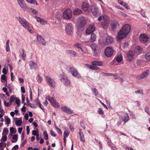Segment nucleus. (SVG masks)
<instances>
[{"label":"nucleus","instance_id":"1","mask_svg":"<svg viewBox=\"0 0 150 150\" xmlns=\"http://www.w3.org/2000/svg\"><path fill=\"white\" fill-rule=\"evenodd\" d=\"M18 21L23 27L27 29L30 33H32V30L30 29L29 24L26 20L24 18L19 17V18L18 19Z\"/></svg>","mask_w":150,"mask_h":150},{"label":"nucleus","instance_id":"2","mask_svg":"<svg viewBox=\"0 0 150 150\" xmlns=\"http://www.w3.org/2000/svg\"><path fill=\"white\" fill-rule=\"evenodd\" d=\"M65 31L68 35H71L73 33V28L72 24L69 23L67 25L65 28Z\"/></svg>","mask_w":150,"mask_h":150},{"label":"nucleus","instance_id":"3","mask_svg":"<svg viewBox=\"0 0 150 150\" xmlns=\"http://www.w3.org/2000/svg\"><path fill=\"white\" fill-rule=\"evenodd\" d=\"M90 9L94 16H98L101 14L99 11L98 7L96 5H91V6Z\"/></svg>","mask_w":150,"mask_h":150},{"label":"nucleus","instance_id":"4","mask_svg":"<svg viewBox=\"0 0 150 150\" xmlns=\"http://www.w3.org/2000/svg\"><path fill=\"white\" fill-rule=\"evenodd\" d=\"M72 16V12L69 9H67L63 13V17L64 18L70 19L71 18Z\"/></svg>","mask_w":150,"mask_h":150},{"label":"nucleus","instance_id":"5","mask_svg":"<svg viewBox=\"0 0 150 150\" xmlns=\"http://www.w3.org/2000/svg\"><path fill=\"white\" fill-rule=\"evenodd\" d=\"M45 78L46 81L50 86L53 88L55 86V82L53 79L48 76H46Z\"/></svg>","mask_w":150,"mask_h":150},{"label":"nucleus","instance_id":"6","mask_svg":"<svg viewBox=\"0 0 150 150\" xmlns=\"http://www.w3.org/2000/svg\"><path fill=\"white\" fill-rule=\"evenodd\" d=\"M105 55L107 57H111L113 54V49L110 47H107L104 51Z\"/></svg>","mask_w":150,"mask_h":150},{"label":"nucleus","instance_id":"7","mask_svg":"<svg viewBox=\"0 0 150 150\" xmlns=\"http://www.w3.org/2000/svg\"><path fill=\"white\" fill-rule=\"evenodd\" d=\"M127 35V33H124L120 30L118 33V34L117 36V40L118 41H120L125 38Z\"/></svg>","mask_w":150,"mask_h":150},{"label":"nucleus","instance_id":"8","mask_svg":"<svg viewBox=\"0 0 150 150\" xmlns=\"http://www.w3.org/2000/svg\"><path fill=\"white\" fill-rule=\"evenodd\" d=\"M59 77H61V81L64 83L65 85L68 86L69 85L70 81L68 79L66 76L63 75H60Z\"/></svg>","mask_w":150,"mask_h":150},{"label":"nucleus","instance_id":"9","mask_svg":"<svg viewBox=\"0 0 150 150\" xmlns=\"http://www.w3.org/2000/svg\"><path fill=\"white\" fill-rule=\"evenodd\" d=\"M111 28L112 30L115 31L119 28L120 24L118 22L116 21H113L110 23Z\"/></svg>","mask_w":150,"mask_h":150},{"label":"nucleus","instance_id":"10","mask_svg":"<svg viewBox=\"0 0 150 150\" xmlns=\"http://www.w3.org/2000/svg\"><path fill=\"white\" fill-rule=\"evenodd\" d=\"M149 74V71L146 70L144 71L142 74L138 76L137 77V80H140L142 79L146 78L148 76Z\"/></svg>","mask_w":150,"mask_h":150},{"label":"nucleus","instance_id":"11","mask_svg":"<svg viewBox=\"0 0 150 150\" xmlns=\"http://www.w3.org/2000/svg\"><path fill=\"white\" fill-rule=\"evenodd\" d=\"M96 29L94 24H92L89 25L87 28L86 33L87 34H90L93 32Z\"/></svg>","mask_w":150,"mask_h":150},{"label":"nucleus","instance_id":"12","mask_svg":"<svg viewBox=\"0 0 150 150\" xmlns=\"http://www.w3.org/2000/svg\"><path fill=\"white\" fill-rule=\"evenodd\" d=\"M148 39L149 37L148 36L144 33L140 35L139 40L141 43H146L148 40Z\"/></svg>","mask_w":150,"mask_h":150},{"label":"nucleus","instance_id":"13","mask_svg":"<svg viewBox=\"0 0 150 150\" xmlns=\"http://www.w3.org/2000/svg\"><path fill=\"white\" fill-rule=\"evenodd\" d=\"M135 53L132 51H128L127 54V60L129 62L131 61L134 58Z\"/></svg>","mask_w":150,"mask_h":150},{"label":"nucleus","instance_id":"14","mask_svg":"<svg viewBox=\"0 0 150 150\" xmlns=\"http://www.w3.org/2000/svg\"><path fill=\"white\" fill-rule=\"evenodd\" d=\"M17 1L18 4L23 10L24 11H27L28 7L24 0H17Z\"/></svg>","mask_w":150,"mask_h":150},{"label":"nucleus","instance_id":"15","mask_svg":"<svg viewBox=\"0 0 150 150\" xmlns=\"http://www.w3.org/2000/svg\"><path fill=\"white\" fill-rule=\"evenodd\" d=\"M109 21L110 19L108 17L104 18V20L101 23V25L103 28H106L108 27L110 23Z\"/></svg>","mask_w":150,"mask_h":150},{"label":"nucleus","instance_id":"16","mask_svg":"<svg viewBox=\"0 0 150 150\" xmlns=\"http://www.w3.org/2000/svg\"><path fill=\"white\" fill-rule=\"evenodd\" d=\"M131 28L130 26L128 24H126L121 29L122 32L125 33H127V35L129 33Z\"/></svg>","mask_w":150,"mask_h":150},{"label":"nucleus","instance_id":"17","mask_svg":"<svg viewBox=\"0 0 150 150\" xmlns=\"http://www.w3.org/2000/svg\"><path fill=\"white\" fill-rule=\"evenodd\" d=\"M46 99L50 102L51 104L53 107L55 108H58L59 107V105L58 103L53 99V98H51L50 97H46Z\"/></svg>","mask_w":150,"mask_h":150},{"label":"nucleus","instance_id":"18","mask_svg":"<svg viewBox=\"0 0 150 150\" xmlns=\"http://www.w3.org/2000/svg\"><path fill=\"white\" fill-rule=\"evenodd\" d=\"M61 109H62L63 111L67 114H71L73 113V112L70 108L67 107L65 106L62 107L61 108Z\"/></svg>","mask_w":150,"mask_h":150},{"label":"nucleus","instance_id":"19","mask_svg":"<svg viewBox=\"0 0 150 150\" xmlns=\"http://www.w3.org/2000/svg\"><path fill=\"white\" fill-rule=\"evenodd\" d=\"M89 41H88L87 42H86V44H87L88 45H90L91 48L92 49V50L93 52V54L94 55H96L97 52H96L97 50L96 49V45L95 44H92L91 45L90 44H89Z\"/></svg>","mask_w":150,"mask_h":150},{"label":"nucleus","instance_id":"20","mask_svg":"<svg viewBox=\"0 0 150 150\" xmlns=\"http://www.w3.org/2000/svg\"><path fill=\"white\" fill-rule=\"evenodd\" d=\"M37 40L39 42L41 43L42 45H45L46 42L44 38L40 35L38 34L37 35Z\"/></svg>","mask_w":150,"mask_h":150},{"label":"nucleus","instance_id":"21","mask_svg":"<svg viewBox=\"0 0 150 150\" xmlns=\"http://www.w3.org/2000/svg\"><path fill=\"white\" fill-rule=\"evenodd\" d=\"M35 18L36 19L38 22H39L42 25H44L46 24L47 22L42 18H41L37 16H35Z\"/></svg>","mask_w":150,"mask_h":150},{"label":"nucleus","instance_id":"22","mask_svg":"<svg viewBox=\"0 0 150 150\" xmlns=\"http://www.w3.org/2000/svg\"><path fill=\"white\" fill-rule=\"evenodd\" d=\"M66 53L67 54L72 57H75L76 55V52L73 50H66Z\"/></svg>","mask_w":150,"mask_h":150},{"label":"nucleus","instance_id":"23","mask_svg":"<svg viewBox=\"0 0 150 150\" xmlns=\"http://www.w3.org/2000/svg\"><path fill=\"white\" fill-rule=\"evenodd\" d=\"M89 4L86 2H83L81 6V8L82 10L84 11H86L88 9L89 7Z\"/></svg>","mask_w":150,"mask_h":150},{"label":"nucleus","instance_id":"24","mask_svg":"<svg viewBox=\"0 0 150 150\" xmlns=\"http://www.w3.org/2000/svg\"><path fill=\"white\" fill-rule=\"evenodd\" d=\"M92 65L95 66H100L103 64L102 62L99 61H94L91 62Z\"/></svg>","mask_w":150,"mask_h":150},{"label":"nucleus","instance_id":"25","mask_svg":"<svg viewBox=\"0 0 150 150\" xmlns=\"http://www.w3.org/2000/svg\"><path fill=\"white\" fill-rule=\"evenodd\" d=\"M113 42V39L110 37H108L106 39V41L105 43V45H109Z\"/></svg>","mask_w":150,"mask_h":150},{"label":"nucleus","instance_id":"26","mask_svg":"<svg viewBox=\"0 0 150 150\" xmlns=\"http://www.w3.org/2000/svg\"><path fill=\"white\" fill-rule=\"evenodd\" d=\"M115 59L116 61L118 62H120L123 59L122 56L120 54H118L117 55L116 57L115 58Z\"/></svg>","mask_w":150,"mask_h":150},{"label":"nucleus","instance_id":"27","mask_svg":"<svg viewBox=\"0 0 150 150\" xmlns=\"http://www.w3.org/2000/svg\"><path fill=\"white\" fill-rule=\"evenodd\" d=\"M79 18H81V20L80 21V25L82 27H84L86 24V21L84 17L83 16H81Z\"/></svg>","mask_w":150,"mask_h":150},{"label":"nucleus","instance_id":"28","mask_svg":"<svg viewBox=\"0 0 150 150\" xmlns=\"http://www.w3.org/2000/svg\"><path fill=\"white\" fill-rule=\"evenodd\" d=\"M1 81L2 82H4V81L6 82V83L4 84L5 86L6 87L7 86V77L4 74H2L1 76Z\"/></svg>","mask_w":150,"mask_h":150},{"label":"nucleus","instance_id":"29","mask_svg":"<svg viewBox=\"0 0 150 150\" xmlns=\"http://www.w3.org/2000/svg\"><path fill=\"white\" fill-rule=\"evenodd\" d=\"M82 11L80 9L78 8H76L74 10L73 14L74 15H78L81 13Z\"/></svg>","mask_w":150,"mask_h":150},{"label":"nucleus","instance_id":"30","mask_svg":"<svg viewBox=\"0 0 150 150\" xmlns=\"http://www.w3.org/2000/svg\"><path fill=\"white\" fill-rule=\"evenodd\" d=\"M96 39V35L94 33H92L91 35V38L90 39V41L93 42L95 41Z\"/></svg>","mask_w":150,"mask_h":150},{"label":"nucleus","instance_id":"31","mask_svg":"<svg viewBox=\"0 0 150 150\" xmlns=\"http://www.w3.org/2000/svg\"><path fill=\"white\" fill-rule=\"evenodd\" d=\"M79 134V135L80 141L83 143H84L85 142V140L83 133Z\"/></svg>","mask_w":150,"mask_h":150},{"label":"nucleus","instance_id":"32","mask_svg":"<svg viewBox=\"0 0 150 150\" xmlns=\"http://www.w3.org/2000/svg\"><path fill=\"white\" fill-rule=\"evenodd\" d=\"M86 65L87 67L89 68L90 69L93 70H97L98 68L96 67L93 66L91 65L88 64H86Z\"/></svg>","mask_w":150,"mask_h":150},{"label":"nucleus","instance_id":"33","mask_svg":"<svg viewBox=\"0 0 150 150\" xmlns=\"http://www.w3.org/2000/svg\"><path fill=\"white\" fill-rule=\"evenodd\" d=\"M129 119V117L128 114H126L123 118V120L125 122V123H126L128 121Z\"/></svg>","mask_w":150,"mask_h":150},{"label":"nucleus","instance_id":"34","mask_svg":"<svg viewBox=\"0 0 150 150\" xmlns=\"http://www.w3.org/2000/svg\"><path fill=\"white\" fill-rule=\"evenodd\" d=\"M26 1L32 4H35L36 5H38L37 2L35 0H26Z\"/></svg>","mask_w":150,"mask_h":150},{"label":"nucleus","instance_id":"35","mask_svg":"<svg viewBox=\"0 0 150 150\" xmlns=\"http://www.w3.org/2000/svg\"><path fill=\"white\" fill-rule=\"evenodd\" d=\"M74 75H72L73 76L76 77L78 78H80L81 77V75L79 74L77 70L74 71Z\"/></svg>","mask_w":150,"mask_h":150},{"label":"nucleus","instance_id":"36","mask_svg":"<svg viewBox=\"0 0 150 150\" xmlns=\"http://www.w3.org/2000/svg\"><path fill=\"white\" fill-rule=\"evenodd\" d=\"M28 10L30 12H32L35 15H37L38 13V11L35 10L32 8H28Z\"/></svg>","mask_w":150,"mask_h":150},{"label":"nucleus","instance_id":"37","mask_svg":"<svg viewBox=\"0 0 150 150\" xmlns=\"http://www.w3.org/2000/svg\"><path fill=\"white\" fill-rule=\"evenodd\" d=\"M76 70V69L73 67H70L69 69V72L72 75H74V72Z\"/></svg>","mask_w":150,"mask_h":150},{"label":"nucleus","instance_id":"38","mask_svg":"<svg viewBox=\"0 0 150 150\" xmlns=\"http://www.w3.org/2000/svg\"><path fill=\"white\" fill-rule=\"evenodd\" d=\"M22 123V122L21 120H17L15 122V124L18 126H20Z\"/></svg>","mask_w":150,"mask_h":150},{"label":"nucleus","instance_id":"39","mask_svg":"<svg viewBox=\"0 0 150 150\" xmlns=\"http://www.w3.org/2000/svg\"><path fill=\"white\" fill-rule=\"evenodd\" d=\"M36 64L33 61H31L29 62V66L30 67V69L31 70H32L33 69V66H34V65Z\"/></svg>","mask_w":150,"mask_h":150},{"label":"nucleus","instance_id":"40","mask_svg":"<svg viewBox=\"0 0 150 150\" xmlns=\"http://www.w3.org/2000/svg\"><path fill=\"white\" fill-rule=\"evenodd\" d=\"M43 136L44 138L46 140L48 139V135L47 134V132L46 131H44L43 132Z\"/></svg>","mask_w":150,"mask_h":150},{"label":"nucleus","instance_id":"41","mask_svg":"<svg viewBox=\"0 0 150 150\" xmlns=\"http://www.w3.org/2000/svg\"><path fill=\"white\" fill-rule=\"evenodd\" d=\"M36 79L38 83H41L43 79L42 77L38 75L36 77Z\"/></svg>","mask_w":150,"mask_h":150},{"label":"nucleus","instance_id":"42","mask_svg":"<svg viewBox=\"0 0 150 150\" xmlns=\"http://www.w3.org/2000/svg\"><path fill=\"white\" fill-rule=\"evenodd\" d=\"M74 46L77 48L78 49H79V51H80V50L82 48V45L81 44L79 43H76L74 44Z\"/></svg>","mask_w":150,"mask_h":150},{"label":"nucleus","instance_id":"43","mask_svg":"<svg viewBox=\"0 0 150 150\" xmlns=\"http://www.w3.org/2000/svg\"><path fill=\"white\" fill-rule=\"evenodd\" d=\"M13 139L14 140H16V141H14L12 140H11V142L12 143H13L16 142L18 139V135L16 134H14L13 137Z\"/></svg>","mask_w":150,"mask_h":150},{"label":"nucleus","instance_id":"44","mask_svg":"<svg viewBox=\"0 0 150 150\" xmlns=\"http://www.w3.org/2000/svg\"><path fill=\"white\" fill-rule=\"evenodd\" d=\"M135 51H137L138 52L140 53L142 52V47H140V46H137L135 48Z\"/></svg>","mask_w":150,"mask_h":150},{"label":"nucleus","instance_id":"45","mask_svg":"<svg viewBox=\"0 0 150 150\" xmlns=\"http://www.w3.org/2000/svg\"><path fill=\"white\" fill-rule=\"evenodd\" d=\"M145 58L148 60H150V52H148L145 56Z\"/></svg>","mask_w":150,"mask_h":150},{"label":"nucleus","instance_id":"46","mask_svg":"<svg viewBox=\"0 0 150 150\" xmlns=\"http://www.w3.org/2000/svg\"><path fill=\"white\" fill-rule=\"evenodd\" d=\"M56 18L59 21H60L62 18V15L60 13H57L55 16Z\"/></svg>","mask_w":150,"mask_h":150},{"label":"nucleus","instance_id":"47","mask_svg":"<svg viewBox=\"0 0 150 150\" xmlns=\"http://www.w3.org/2000/svg\"><path fill=\"white\" fill-rule=\"evenodd\" d=\"M91 90L95 94V96H97L98 94V92L97 89L94 88H92Z\"/></svg>","mask_w":150,"mask_h":150},{"label":"nucleus","instance_id":"48","mask_svg":"<svg viewBox=\"0 0 150 150\" xmlns=\"http://www.w3.org/2000/svg\"><path fill=\"white\" fill-rule=\"evenodd\" d=\"M16 96L13 95L10 98L9 102L10 103H12V102H13L14 100H15Z\"/></svg>","mask_w":150,"mask_h":150},{"label":"nucleus","instance_id":"49","mask_svg":"<svg viewBox=\"0 0 150 150\" xmlns=\"http://www.w3.org/2000/svg\"><path fill=\"white\" fill-rule=\"evenodd\" d=\"M118 13L121 16L125 17H127V15L126 14L120 11H118Z\"/></svg>","mask_w":150,"mask_h":150},{"label":"nucleus","instance_id":"50","mask_svg":"<svg viewBox=\"0 0 150 150\" xmlns=\"http://www.w3.org/2000/svg\"><path fill=\"white\" fill-rule=\"evenodd\" d=\"M4 105L6 107H9V106H11L12 104V103H11L10 102L9 103V102H6V101L5 100H4Z\"/></svg>","mask_w":150,"mask_h":150},{"label":"nucleus","instance_id":"51","mask_svg":"<svg viewBox=\"0 0 150 150\" xmlns=\"http://www.w3.org/2000/svg\"><path fill=\"white\" fill-rule=\"evenodd\" d=\"M69 132L68 131H65L64 133V138L67 137L69 134Z\"/></svg>","mask_w":150,"mask_h":150},{"label":"nucleus","instance_id":"52","mask_svg":"<svg viewBox=\"0 0 150 150\" xmlns=\"http://www.w3.org/2000/svg\"><path fill=\"white\" fill-rule=\"evenodd\" d=\"M98 112L99 114L101 115H103L104 114V111H103V110L101 108H98Z\"/></svg>","mask_w":150,"mask_h":150},{"label":"nucleus","instance_id":"53","mask_svg":"<svg viewBox=\"0 0 150 150\" xmlns=\"http://www.w3.org/2000/svg\"><path fill=\"white\" fill-rule=\"evenodd\" d=\"M35 103L36 105L38 106V105L41 106V103H40V102L39 101L38 99L37 98V99H35Z\"/></svg>","mask_w":150,"mask_h":150},{"label":"nucleus","instance_id":"54","mask_svg":"<svg viewBox=\"0 0 150 150\" xmlns=\"http://www.w3.org/2000/svg\"><path fill=\"white\" fill-rule=\"evenodd\" d=\"M5 119L6 123L8 125L9 124L11 123L10 119L8 117H7V118H6Z\"/></svg>","mask_w":150,"mask_h":150},{"label":"nucleus","instance_id":"55","mask_svg":"<svg viewBox=\"0 0 150 150\" xmlns=\"http://www.w3.org/2000/svg\"><path fill=\"white\" fill-rule=\"evenodd\" d=\"M135 93L137 94H143V90H139L136 91L135 92Z\"/></svg>","mask_w":150,"mask_h":150},{"label":"nucleus","instance_id":"56","mask_svg":"<svg viewBox=\"0 0 150 150\" xmlns=\"http://www.w3.org/2000/svg\"><path fill=\"white\" fill-rule=\"evenodd\" d=\"M14 129L13 127H11L10 128V132L11 133H15L16 132V129L14 132Z\"/></svg>","mask_w":150,"mask_h":150},{"label":"nucleus","instance_id":"57","mask_svg":"<svg viewBox=\"0 0 150 150\" xmlns=\"http://www.w3.org/2000/svg\"><path fill=\"white\" fill-rule=\"evenodd\" d=\"M122 6L124 7H125L127 9H129L128 5L125 2L123 3V4H122Z\"/></svg>","mask_w":150,"mask_h":150},{"label":"nucleus","instance_id":"58","mask_svg":"<svg viewBox=\"0 0 150 150\" xmlns=\"http://www.w3.org/2000/svg\"><path fill=\"white\" fill-rule=\"evenodd\" d=\"M51 135L53 137H56V134L52 130H51L50 132Z\"/></svg>","mask_w":150,"mask_h":150},{"label":"nucleus","instance_id":"59","mask_svg":"<svg viewBox=\"0 0 150 150\" xmlns=\"http://www.w3.org/2000/svg\"><path fill=\"white\" fill-rule=\"evenodd\" d=\"M55 127L57 129V130L58 133L59 134H62V132H61V130L59 128H58V127L56 125L55 126Z\"/></svg>","mask_w":150,"mask_h":150},{"label":"nucleus","instance_id":"60","mask_svg":"<svg viewBox=\"0 0 150 150\" xmlns=\"http://www.w3.org/2000/svg\"><path fill=\"white\" fill-rule=\"evenodd\" d=\"M2 139L3 141L4 142H5L7 140V137L6 135H4L3 136L1 139V141Z\"/></svg>","mask_w":150,"mask_h":150},{"label":"nucleus","instance_id":"61","mask_svg":"<svg viewBox=\"0 0 150 150\" xmlns=\"http://www.w3.org/2000/svg\"><path fill=\"white\" fill-rule=\"evenodd\" d=\"M80 50L81 51L82 54H86L87 53V51L86 50H84L82 48H81V49H80Z\"/></svg>","mask_w":150,"mask_h":150},{"label":"nucleus","instance_id":"62","mask_svg":"<svg viewBox=\"0 0 150 150\" xmlns=\"http://www.w3.org/2000/svg\"><path fill=\"white\" fill-rule=\"evenodd\" d=\"M32 134L34 136H37V129L36 130H33L32 131Z\"/></svg>","mask_w":150,"mask_h":150},{"label":"nucleus","instance_id":"63","mask_svg":"<svg viewBox=\"0 0 150 150\" xmlns=\"http://www.w3.org/2000/svg\"><path fill=\"white\" fill-rule=\"evenodd\" d=\"M104 18H105L104 17V16H100L98 18V20L99 21H101L103 19H104Z\"/></svg>","mask_w":150,"mask_h":150},{"label":"nucleus","instance_id":"64","mask_svg":"<svg viewBox=\"0 0 150 150\" xmlns=\"http://www.w3.org/2000/svg\"><path fill=\"white\" fill-rule=\"evenodd\" d=\"M128 43L127 42H125L124 43L123 47L124 48H126L128 47Z\"/></svg>","mask_w":150,"mask_h":150}]
</instances>
